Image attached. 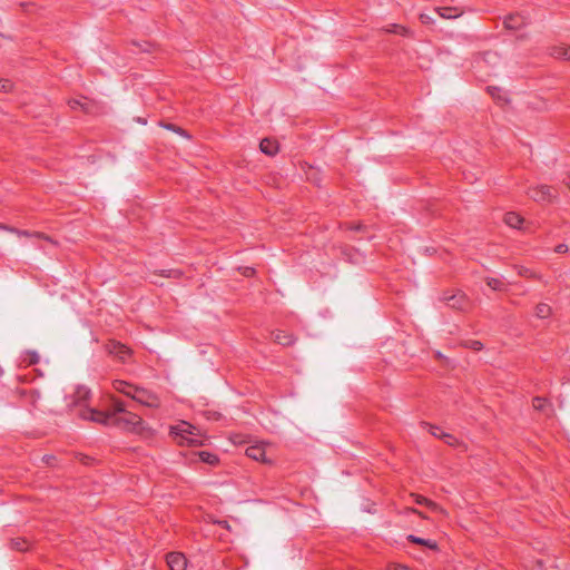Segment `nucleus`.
<instances>
[{
    "label": "nucleus",
    "mask_w": 570,
    "mask_h": 570,
    "mask_svg": "<svg viewBox=\"0 0 570 570\" xmlns=\"http://www.w3.org/2000/svg\"><path fill=\"white\" fill-rule=\"evenodd\" d=\"M170 434L179 445L198 444L202 438L200 431L185 421L173 425L170 428Z\"/></svg>",
    "instance_id": "obj_1"
},
{
    "label": "nucleus",
    "mask_w": 570,
    "mask_h": 570,
    "mask_svg": "<svg viewBox=\"0 0 570 570\" xmlns=\"http://www.w3.org/2000/svg\"><path fill=\"white\" fill-rule=\"evenodd\" d=\"M116 413H118L119 415H112V423L135 433H144V422L137 414L126 412L120 403H116Z\"/></svg>",
    "instance_id": "obj_2"
},
{
    "label": "nucleus",
    "mask_w": 570,
    "mask_h": 570,
    "mask_svg": "<svg viewBox=\"0 0 570 570\" xmlns=\"http://www.w3.org/2000/svg\"><path fill=\"white\" fill-rule=\"evenodd\" d=\"M246 455L253 461H263L272 463L275 458L273 455V446L271 444H256L246 449Z\"/></svg>",
    "instance_id": "obj_3"
},
{
    "label": "nucleus",
    "mask_w": 570,
    "mask_h": 570,
    "mask_svg": "<svg viewBox=\"0 0 570 570\" xmlns=\"http://www.w3.org/2000/svg\"><path fill=\"white\" fill-rule=\"evenodd\" d=\"M132 400L149 407H156L159 405V401L155 394L140 387L134 390Z\"/></svg>",
    "instance_id": "obj_4"
},
{
    "label": "nucleus",
    "mask_w": 570,
    "mask_h": 570,
    "mask_svg": "<svg viewBox=\"0 0 570 570\" xmlns=\"http://www.w3.org/2000/svg\"><path fill=\"white\" fill-rule=\"evenodd\" d=\"M166 563L169 570H187L188 560L181 552L173 551L166 556Z\"/></svg>",
    "instance_id": "obj_5"
},
{
    "label": "nucleus",
    "mask_w": 570,
    "mask_h": 570,
    "mask_svg": "<svg viewBox=\"0 0 570 570\" xmlns=\"http://www.w3.org/2000/svg\"><path fill=\"white\" fill-rule=\"evenodd\" d=\"M529 195L535 202L548 200L552 198L551 188L546 185L531 189Z\"/></svg>",
    "instance_id": "obj_6"
},
{
    "label": "nucleus",
    "mask_w": 570,
    "mask_h": 570,
    "mask_svg": "<svg viewBox=\"0 0 570 570\" xmlns=\"http://www.w3.org/2000/svg\"><path fill=\"white\" fill-rule=\"evenodd\" d=\"M218 458L207 451L193 452L189 463H216Z\"/></svg>",
    "instance_id": "obj_7"
},
{
    "label": "nucleus",
    "mask_w": 570,
    "mask_h": 570,
    "mask_svg": "<svg viewBox=\"0 0 570 570\" xmlns=\"http://www.w3.org/2000/svg\"><path fill=\"white\" fill-rule=\"evenodd\" d=\"M82 416L86 419V420H90V421H95V422H100V423H110L112 416L108 415V414H105L102 412H99V411H96L94 409H89L87 411H85L82 413Z\"/></svg>",
    "instance_id": "obj_8"
},
{
    "label": "nucleus",
    "mask_w": 570,
    "mask_h": 570,
    "mask_svg": "<svg viewBox=\"0 0 570 570\" xmlns=\"http://www.w3.org/2000/svg\"><path fill=\"white\" fill-rule=\"evenodd\" d=\"M259 149L267 156H275L278 153V144L269 138H264L259 144Z\"/></svg>",
    "instance_id": "obj_9"
},
{
    "label": "nucleus",
    "mask_w": 570,
    "mask_h": 570,
    "mask_svg": "<svg viewBox=\"0 0 570 570\" xmlns=\"http://www.w3.org/2000/svg\"><path fill=\"white\" fill-rule=\"evenodd\" d=\"M109 352L121 361H126L130 354L129 348L120 343H112L109 347Z\"/></svg>",
    "instance_id": "obj_10"
},
{
    "label": "nucleus",
    "mask_w": 570,
    "mask_h": 570,
    "mask_svg": "<svg viewBox=\"0 0 570 570\" xmlns=\"http://www.w3.org/2000/svg\"><path fill=\"white\" fill-rule=\"evenodd\" d=\"M406 539L410 542H412V543L426 547V548H429V549H431L433 551L439 550V546H438V543L434 540L422 539V538H417V537L412 535V534L407 535Z\"/></svg>",
    "instance_id": "obj_11"
},
{
    "label": "nucleus",
    "mask_w": 570,
    "mask_h": 570,
    "mask_svg": "<svg viewBox=\"0 0 570 570\" xmlns=\"http://www.w3.org/2000/svg\"><path fill=\"white\" fill-rule=\"evenodd\" d=\"M523 23L524 19L519 14H510L504 20V27L509 30L519 29Z\"/></svg>",
    "instance_id": "obj_12"
},
{
    "label": "nucleus",
    "mask_w": 570,
    "mask_h": 570,
    "mask_svg": "<svg viewBox=\"0 0 570 570\" xmlns=\"http://www.w3.org/2000/svg\"><path fill=\"white\" fill-rule=\"evenodd\" d=\"M551 56L570 61V47L564 45L556 46L551 49Z\"/></svg>",
    "instance_id": "obj_13"
},
{
    "label": "nucleus",
    "mask_w": 570,
    "mask_h": 570,
    "mask_svg": "<svg viewBox=\"0 0 570 570\" xmlns=\"http://www.w3.org/2000/svg\"><path fill=\"white\" fill-rule=\"evenodd\" d=\"M444 301L452 307V308H462L463 303L465 301V296L461 293L453 294L451 296L444 297Z\"/></svg>",
    "instance_id": "obj_14"
},
{
    "label": "nucleus",
    "mask_w": 570,
    "mask_h": 570,
    "mask_svg": "<svg viewBox=\"0 0 570 570\" xmlns=\"http://www.w3.org/2000/svg\"><path fill=\"white\" fill-rule=\"evenodd\" d=\"M421 426L425 429L431 435H433L436 439L443 440V435L446 431L441 429L440 426L433 425L428 422H421Z\"/></svg>",
    "instance_id": "obj_15"
},
{
    "label": "nucleus",
    "mask_w": 570,
    "mask_h": 570,
    "mask_svg": "<svg viewBox=\"0 0 570 570\" xmlns=\"http://www.w3.org/2000/svg\"><path fill=\"white\" fill-rule=\"evenodd\" d=\"M504 223L513 228H520L523 223V218L515 213H507L504 215Z\"/></svg>",
    "instance_id": "obj_16"
},
{
    "label": "nucleus",
    "mask_w": 570,
    "mask_h": 570,
    "mask_svg": "<svg viewBox=\"0 0 570 570\" xmlns=\"http://www.w3.org/2000/svg\"><path fill=\"white\" fill-rule=\"evenodd\" d=\"M115 389L118 392H120L127 396H130L132 399L134 390H136L137 387L132 386L124 381H118L115 383Z\"/></svg>",
    "instance_id": "obj_17"
},
{
    "label": "nucleus",
    "mask_w": 570,
    "mask_h": 570,
    "mask_svg": "<svg viewBox=\"0 0 570 570\" xmlns=\"http://www.w3.org/2000/svg\"><path fill=\"white\" fill-rule=\"evenodd\" d=\"M12 547L17 551H28L31 548V543L23 538H16L12 540Z\"/></svg>",
    "instance_id": "obj_18"
},
{
    "label": "nucleus",
    "mask_w": 570,
    "mask_h": 570,
    "mask_svg": "<svg viewBox=\"0 0 570 570\" xmlns=\"http://www.w3.org/2000/svg\"><path fill=\"white\" fill-rule=\"evenodd\" d=\"M274 340L282 345H289L293 343L292 336L282 331L274 334Z\"/></svg>",
    "instance_id": "obj_19"
},
{
    "label": "nucleus",
    "mask_w": 570,
    "mask_h": 570,
    "mask_svg": "<svg viewBox=\"0 0 570 570\" xmlns=\"http://www.w3.org/2000/svg\"><path fill=\"white\" fill-rule=\"evenodd\" d=\"M551 314V307L544 303H540L535 307V315L539 318H547Z\"/></svg>",
    "instance_id": "obj_20"
},
{
    "label": "nucleus",
    "mask_w": 570,
    "mask_h": 570,
    "mask_svg": "<svg viewBox=\"0 0 570 570\" xmlns=\"http://www.w3.org/2000/svg\"><path fill=\"white\" fill-rule=\"evenodd\" d=\"M442 441L450 446H463L464 445L456 436H454L450 432H445Z\"/></svg>",
    "instance_id": "obj_21"
},
{
    "label": "nucleus",
    "mask_w": 570,
    "mask_h": 570,
    "mask_svg": "<svg viewBox=\"0 0 570 570\" xmlns=\"http://www.w3.org/2000/svg\"><path fill=\"white\" fill-rule=\"evenodd\" d=\"M532 404L537 411H542V412H547V410L550 407L548 402L544 399L539 397V396L533 399Z\"/></svg>",
    "instance_id": "obj_22"
},
{
    "label": "nucleus",
    "mask_w": 570,
    "mask_h": 570,
    "mask_svg": "<svg viewBox=\"0 0 570 570\" xmlns=\"http://www.w3.org/2000/svg\"><path fill=\"white\" fill-rule=\"evenodd\" d=\"M386 570H414L406 563L391 561L386 564Z\"/></svg>",
    "instance_id": "obj_23"
},
{
    "label": "nucleus",
    "mask_w": 570,
    "mask_h": 570,
    "mask_svg": "<svg viewBox=\"0 0 570 570\" xmlns=\"http://www.w3.org/2000/svg\"><path fill=\"white\" fill-rule=\"evenodd\" d=\"M386 31L387 32H393V33H400V35H403V36L409 35L407 29L405 27H403V26H400V24H393L391 28H387Z\"/></svg>",
    "instance_id": "obj_24"
},
{
    "label": "nucleus",
    "mask_w": 570,
    "mask_h": 570,
    "mask_svg": "<svg viewBox=\"0 0 570 570\" xmlns=\"http://www.w3.org/2000/svg\"><path fill=\"white\" fill-rule=\"evenodd\" d=\"M487 284L489 287H491L494 291H501L503 288L502 282L498 278H487Z\"/></svg>",
    "instance_id": "obj_25"
},
{
    "label": "nucleus",
    "mask_w": 570,
    "mask_h": 570,
    "mask_svg": "<svg viewBox=\"0 0 570 570\" xmlns=\"http://www.w3.org/2000/svg\"><path fill=\"white\" fill-rule=\"evenodd\" d=\"M451 10H452L451 8H441V9H439V13L444 19L458 18L461 14V13L450 14Z\"/></svg>",
    "instance_id": "obj_26"
},
{
    "label": "nucleus",
    "mask_w": 570,
    "mask_h": 570,
    "mask_svg": "<svg viewBox=\"0 0 570 570\" xmlns=\"http://www.w3.org/2000/svg\"><path fill=\"white\" fill-rule=\"evenodd\" d=\"M63 460H65L63 458H58L53 454H46L42 458L43 463H50L51 461H63Z\"/></svg>",
    "instance_id": "obj_27"
},
{
    "label": "nucleus",
    "mask_w": 570,
    "mask_h": 570,
    "mask_svg": "<svg viewBox=\"0 0 570 570\" xmlns=\"http://www.w3.org/2000/svg\"><path fill=\"white\" fill-rule=\"evenodd\" d=\"M11 88V83L7 79H0V90L8 91Z\"/></svg>",
    "instance_id": "obj_28"
},
{
    "label": "nucleus",
    "mask_w": 570,
    "mask_h": 570,
    "mask_svg": "<svg viewBox=\"0 0 570 570\" xmlns=\"http://www.w3.org/2000/svg\"><path fill=\"white\" fill-rule=\"evenodd\" d=\"M556 252L560 254H564L568 252V246L566 244H560L556 247Z\"/></svg>",
    "instance_id": "obj_29"
},
{
    "label": "nucleus",
    "mask_w": 570,
    "mask_h": 570,
    "mask_svg": "<svg viewBox=\"0 0 570 570\" xmlns=\"http://www.w3.org/2000/svg\"><path fill=\"white\" fill-rule=\"evenodd\" d=\"M174 132H177L187 139L190 138V136L180 127H175Z\"/></svg>",
    "instance_id": "obj_30"
},
{
    "label": "nucleus",
    "mask_w": 570,
    "mask_h": 570,
    "mask_svg": "<svg viewBox=\"0 0 570 570\" xmlns=\"http://www.w3.org/2000/svg\"><path fill=\"white\" fill-rule=\"evenodd\" d=\"M174 132H177L187 139L190 138V136L180 127H175Z\"/></svg>",
    "instance_id": "obj_31"
},
{
    "label": "nucleus",
    "mask_w": 570,
    "mask_h": 570,
    "mask_svg": "<svg viewBox=\"0 0 570 570\" xmlns=\"http://www.w3.org/2000/svg\"><path fill=\"white\" fill-rule=\"evenodd\" d=\"M471 348L475 350V351H479L482 348V343L479 342V341H473L470 345Z\"/></svg>",
    "instance_id": "obj_32"
},
{
    "label": "nucleus",
    "mask_w": 570,
    "mask_h": 570,
    "mask_svg": "<svg viewBox=\"0 0 570 570\" xmlns=\"http://www.w3.org/2000/svg\"><path fill=\"white\" fill-rule=\"evenodd\" d=\"M420 19H421V21H422L423 23H429V22H431V21H432V18H431L430 16H428V14H421V16H420Z\"/></svg>",
    "instance_id": "obj_33"
},
{
    "label": "nucleus",
    "mask_w": 570,
    "mask_h": 570,
    "mask_svg": "<svg viewBox=\"0 0 570 570\" xmlns=\"http://www.w3.org/2000/svg\"><path fill=\"white\" fill-rule=\"evenodd\" d=\"M243 274L245 276H252L254 274V269L250 267H245V268H243Z\"/></svg>",
    "instance_id": "obj_34"
},
{
    "label": "nucleus",
    "mask_w": 570,
    "mask_h": 570,
    "mask_svg": "<svg viewBox=\"0 0 570 570\" xmlns=\"http://www.w3.org/2000/svg\"><path fill=\"white\" fill-rule=\"evenodd\" d=\"M164 127H165L166 129H168V130L174 131V129H175V127H176V126H175V125H171V124H166V125H164Z\"/></svg>",
    "instance_id": "obj_35"
},
{
    "label": "nucleus",
    "mask_w": 570,
    "mask_h": 570,
    "mask_svg": "<svg viewBox=\"0 0 570 570\" xmlns=\"http://www.w3.org/2000/svg\"><path fill=\"white\" fill-rule=\"evenodd\" d=\"M417 503H425L426 505H433L431 502H429L426 499L417 500Z\"/></svg>",
    "instance_id": "obj_36"
},
{
    "label": "nucleus",
    "mask_w": 570,
    "mask_h": 570,
    "mask_svg": "<svg viewBox=\"0 0 570 570\" xmlns=\"http://www.w3.org/2000/svg\"><path fill=\"white\" fill-rule=\"evenodd\" d=\"M490 90V94L495 97L497 92L499 91V89L497 88H492V89H489Z\"/></svg>",
    "instance_id": "obj_37"
},
{
    "label": "nucleus",
    "mask_w": 570,
    "mask_h": 570,
    "mask_svg": "<svg viewBox=\"0 0 570 570\" xmlns=\"http://www.w3.org/2000/svg\"><path fill=\"white\" fill-rule=\"evenodd\" d=\"M76 459H77V460H79V461H82V460L87 459V456H86V455H83V454H78V455L76 456Z\"/></svg>",
    "instance_id": "obj_38"
},
{
    "label": "nucleus",
    "mask_w": 570,
    "mask_h": 570,
    "mask_svg": "<svg viewBox=\"0 0 570 570\" xmlns=\"http://www.w3.org/2000/svg\"><path fill=\"white\" fill-rule=\"evenodd\" d=\"M38 361V357L36 355H32L30 358V363H36Z\"/></svg>",
    "instance_id": "obj_39"
},
{
    "label": "nucleus",
    "mask_w": 570,
    "mask_h": 570,
    "mask_svg": "<svg viewBox=\"0 0 570 570\" xmlns=\"http://www.w3.org/2000/svg\"><path fill=\"white\" fill-rule=\"evenodd\" d=\"M77 106H80V102H79V101H72V102H71V107H72V108H75V107H77Z\"/></svg>",
    "instance_id": "obj_40"
},
{
    "label": "nucleus",
    "mask_w": 570,
    "mask_h": 570,
    "mask_svg": "<svg viewBox=\"0 0 570 570\" xmlns=\"http://www.w3.org/2000/svg\"><path fill=\"white\" fill-rule=\"evenodd\" d=\"M566 185L570 189V181H567Z\"/></svg>",
    "instance_id": "obj_41"
}]
</instances>
